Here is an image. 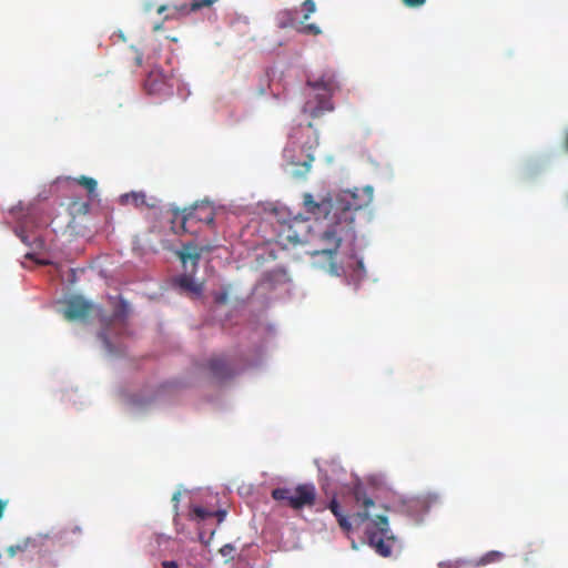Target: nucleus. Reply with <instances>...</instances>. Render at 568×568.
Returning a JSON list of instances; mask_svg holds the SVG:
<instances>
[{"label": "nucleus", "mask_w": 568, "mask_h": 568, "mask_svg": "<svg viewBox=\"0 0 568 568\" xmlns=\"http://www.w3.org/2000/svg\"><path fill=\"white\" fill-rule=\"evenodd\" d=\"M303 205L305 211L316 220L326 221L325 230L322 232L321 240L333 248L341 246H353L356 240L355 217L351 213H344L336 210L332 197H322L316 201L311 193L303 195Z\"/></svg>", "instance_id": "f257e3e1"}, {"label": "nucleus", "mask_w": 568, "mask_h": 568, "mask_svg": "<svg viewBox=\"0 0 568 568\" xmlns=\"http://www.w3.org/2000/svg\"><path fill=\"white\" fill-rule=\"evenodd\" d=\"M172 230L175 233L190 234L200 236L209 232H214V220L216 210L209 201H201L194 203L190 207L180 210L172 209Z\"/></svg>", "instance_id": "f03ea898"}, {"label": "nucleus", "mask_w": 568, "mask_h": 568, "mask_svg": "<svg viewBox=\"0 0 568 568\" xmlns=\"http://www.w3.org/2000/svg\"><path fill=\"white\" fill-rule=\"evenodd\" d=\"M307 87L315 91V94L308 98L303 106V112L312 119L322 116L325 112L334 110L332 95L339 85L334 73H324L317 80H308Z\"/></svg>", "instance_id": "7ed1b4c3"}, {"label": "nucleus", "mask_w": 568, "mask_h": 568, "mask_svg": "<svg viewBox=\"0 0 568 568\" xmlns=\"http://www.w3.org/2000/svg\"><path fill=\"white\" fill-rule=\"evenodd\" d=\"M9 215L17 223L16 235L22 244L33 248H43L41 235L34 229L36 207L32 204L23 205L21 202L9 210Z\"/></svg>", "instance_id": "20e7f679"}, {"label": "nucleus", "mask_w": 568, "mask_h": 568, "mask_svg": "<svg viewBox=\"0 0 568 568\" xmlns=\"http://www.w3.org/2000/svg\"><path fill=\"white\" fill-rule=\"evenodd\" d=\"M318 145L317 138L306 141L300 145L296 141L290 140L283 150L285 162L292 166V175L295 178H304L311 171L312 163L315 160L314 150Z\"/></svg>", "instance_id": "39448f33"}, {"label": "nucleus", "mask_w": 568, "mask_h": 568, "mask_svg": "<svg viewBox=\"0 0 568 568\" xmlns=\"http://www.w3.org/2000/svg\"><path fill=\"white\" fill-rule=\"evenodd\" d=\"M311 223L301 214L278 224L276 243L285 248L287 245H303L308 242Z\"/></svg>", "instance_id": "423d86ee"}, {"label": "nucleus", "mask_w": 568, "mask_h": 568, "mask_svg": "<svg viewBox=\"0 0 568 568\" xmlns=\"http://www.w3.org/2000/svg\"><path fill=\"white\" fill-rule=\"evenodd\" d=\"M271 495L274 500L295 510L312 507L316 500V489L313 484H301L295 488L277 487Z\"/></svg>", "instance_id": "0eeeda50"}, {"label": "nucleus", "mask_w": 568, "mask_h": 568, "mask_svg": "<svg viewBox=\"0 0 568 568\" xmlns=\"http://www.w3.org/2000/svg\"><path fill=\"white\" fill-rule=\"evenodd\" d=\"M369 545L383 557L392 554V548L396 541L395 536L388 527L386 516H377L366 530Z\"/></svg>", "instance_id": "6e6552de"}, {"label": "nucleus", "mask_w": 568, "mask_h": 568, "mask_svg": "<svg viewBox=\"0 0 568 568\" xmlns=\"http://www.w3.org/2000/svg\"><path fill=\"white\" fill-rule=\"evenodd\" d=\"M373 193L371 187L355 189L342 191L334 200L333 205L336 210L344 213H351L355 217V213L366 207L372 201Z\"/></svg>", "instance_id": "1a4fd4ad"}, {"label": "nucleus", "mask_w": 568, "mask_h": 568, "mask_svg": "<svg viewBox=\"0 0 568 568\" xmlns=\"http://www.w3.org/2000/svg\"><path fill=\"white\" fill-rule=\"evenodd\" d=\"M184 268V274L175 278V284L184 291L194 294L202 292V285L196 284L193 274L196 272L197 263L201 257L199 251H175Z\"/></svg>", "instance_id": "9d476101"}, {"label": "nucleus", "mask_w": 568, "mask_h": 568, "mask_svg": "<svg viewBox=\"0 0 568 568\" xmlns=\"http://www.w3.org/2000/svg\"><path fill=\"white\" fill-rule=\"evenodd\" d=\"M92 305L81 296H72L65 302L62 310L64 318L68 321L84 320L89 316Z\"/></svg>", "instance_id": "9b49d317"}, {"label": "nucleus", "mask_w": 568, "mask_h": 568, "mask_svg": "<svg viewBox=\"0 0 568 568\" xmlns=\"http://www.w3.org/2000/svg\"><path fill=\"white\" fill-rule=\"evenodd\" d=\"M172 78L168 77L162 70H152L145 80V89L151 94H166L170 92L173 84Z\"/></svg>", "instance_id": "f8f14e48"}, {"label": "nucleus", "mask_w": 568, "mask_h": 568, "mask_svg": "<svg viewBox=\"0 0 568 568\" xmlns=\"http://www.w3.org/2000/svg\"><path fill=\"white\" fill-rule=\"evenodd\" d=\"M353 497L355 504L363 508V511H357L352 516L354 523L357 525L363 524L369 518V508L375 505L374 500L367 496L365 488L362 485H356L353 488Z\"/></svg>", "instance_id": "ddd939ff"}, {"label": "nucleus", "mask_w": 568, "mask_h": 568, "mask_svg": "<svg viewBox=\"0 0 568 568\" xmlns=\"http://www.w3.org/2000/svg\"><path fill=\"white\" fill-rule=\"evenodd\" d=\"M302 11L304 12L303 19L301 21V27L297 28V31L302 34L320 36L322 33V29L317 24L305 23L311 14L316 11L315 2L313 0H304L302 2Z\"/></svg>", "instance_id": "4468645a"}, {"label": "nucleus", "mask_w": 568, "mask_h": 568, "mask_svg": "<svg viewBox=\"0 0 568 568\" xmlns=\"http://www.w3.org/2000/svg\"><path fill=\"white\" fill-rule=\"evenodd\" d=\"M209 368L212 376L216 379H226L235 374L233 366L221 356L212 357L209 362Z\"/></svg>", "instance_id": "2eb2a0df"}, {"label": "nucleus", "mask_w": 568, "mask_h": 568, "mask_svg": "<svg viewBox=\"0 0 568 568\" xmlns=\"http://www.w3.org/2000/svg\"><path fill=\"white\" fill-rule=\"evenodd\" d=\"M152 200H153V202H149L146 200L145 193H143V192H130V193L122 194L120 196V203L122 205L132 204L135 207H142V206L155 207L156 200L155 199H152Z\"/></svg>", "instance_id": "dca6fc26"}, {"label": "nucleus", "mask_w": 568, "mask_h": 568, "mask_svg": "<svg viewBox=\"0 0 568 568\" xmlns=\"http://www.w3.org/2000/svg\"><path fill=\"white\" fill-rule=\"evenodd\" d=\"M328 509L333 513V515L336 517V520L339 525V527L348 532L352 530V523L348 518L347 515H345L342 509H341V506L339 504L337 503L336 499H332L331 503L328 504Z\"/></svg>", "instance_id": "f3484780"}, {"label": "nucleus", "mask_w": 568, "mask_h": 568, "mask_svg": "<svg viewBox=\"0 0 568 568\" xmlns=\"http://www.w3.org/2000/svg\"><path fill=\"white\" fill-rule=\"evenodd\" d=\"M50 251H29L24 258L26 261H30L36 265H55L53 257L49 254Z\"/></svg>", "instance_id": "a211bd4d"}, {"label": "nucleus", "mask_w": 568, "mask_h": 568, "mask_svg": "<svg viewBox=\"0 0 568 568\" xmlns=\"http://www.w3.org/2000/svg\"><path fill=\"white\" fill-rule=\"evenodd\" d=\"M337 251H312L313 256H322L325 262L328 263L327 271L333 275H339L342 270L341 265L335 262V255Z\"/></svg>", "instance_id": "6ab92c4d"}, {"label": "nucleus", "mask_w": 568, "mask_h": 568, "mask_svg": "<svg viewBox=\"0 0 568 568\" xmlns=\"http://www.w3.org/2000/svg\"><path fill=\"white\" fill-rule=\"evenodd\" d=\"M31 547H37V540L34 538L27 537L20 540L18 544L9 546L7 548V554L10 558H13L18 552H23Z\"/></svg>", "instance_id": "aec40b11"}, {"label": "nucleus", "mask_w": 568, "mask_h": 568, "mask_svg": "<svg viewBox=\"0 0 568 568\" xmlns=\"http://www.w3.org/2000/svg\"><path fill=\"white\" fill-rule=\"evenodd\" d=\"M68 210L73 217L78 215H85L89 213L90 204L89 202H84L79 199H73L69 203Z\"/></svg>", "instance_id": "412c9836"}, {"label": "nucleus", "mask_w": 568, "mask_h": 568, "mask_svg": "<svg viewBox=\"0 0 568 568\" xmlns=\"http://www.w3.org/2000/svg\"><path fill=\"white\" fill-rule=\"evenodd\" d=\"M75 181H77L78 184H80L81 186H83L88 191V195L91 199L97 196L98 183H97V181L93 178L81 175Z\"/></svg>", "instance_id": "4be33fe9"}, {"label": "nucleus", "mask_w": 568, "mask_h": 568, "mask_svg": "<svg viewBox=\"0 0 568 568\" xmlns=\"http://www.w3.org/2000/svg\"><path fill=\"white\" fill-rule=\"evenodd\" d=\"M503 558H504L503 552L497 551V550H490L478 559V561L476 562V566H486L489 564L498 562Z\"/></svg>", "instance_id": "5701e85b"}, {"label": "nucleus", "mask_w": 568, "mask_h": 568, "mask_svg": "<svg viewBox=\"0 0 568 568\" xmlns=\"http://www.w3.org/2000/svg\"><path fill=\"white\" fill-rule=\"evenodd\" d=\"M439 501L440 498L437 494H427L426 496L417 499V504L426 510L435 505H438Z\"/></svg>", "instance_id": "b1692460"}, {"label": "nucleus", "mask_w": 568, "mask_h": 568, "mask_svg": "<svg viewBox=\"0 0 568 568\" xmlns=\"http://www.w3.org/2000/svg\"><path fill=\"white\" fill-rule=\"evenodd\" d=\"M217 0H192L189 11H196L202 8H209L214 4Z\"/></svg>", "instance_id": "393cba45"}, {"label": "nucleus", "mask_w": 568, "mask_h": 568, "mask_svg": "<svg viewBox=\"0 0 568 568\" xmlns=\"http://www.w3.org/2000/svg\"><path fill=\"white\" fill-rule=\"evenodd\" d=\"M192 514L199 520H204L206 518L213 517V511H210V510H207V509H205L203 507H200V506H194L192 508Z\"/></svg>", "instance_id": "a878e982"}, {"label": "nucleus", "mask_w": 568, "mask_h": 568, "mask_svg": "<svg viewBox=\"0 0 568 568\" xmlns=\"http://www.w3.org/2000/svg\"><path fill=\"white\" fill-rule=\"evenodd\" d=\"M82 528L78 525H73L71 527H67L61 532V538L68 540L71 535H81Z\"/></svg>", "instance_id": "bb28decb"}, {"label": "nucleus", "mask_w": 568, "mask_h": 568, "mask_svg": "<svg viewBox=\"0 0 568 568\" xmlns=\"http://www.w3.org/2000/svg\"><path fill=\"white\" fill-rule=\"evenodd\" d=\"M283 17H285V20L280 21V28H288L294 27V18L292 16L291 11L283 12Z\"/></svg>", "instance_id": "cd10ccee"}, {"label": "nucleus", "mask_w": 568, "mask_h": 568, "mask_svg": "<svg viewBox=\"0 0 568 568\" xmlns=\"http://www.w3.org/2000/svg\"><path fill=\"white\" fill-rule=\"evenodd\" d=\"M128 305L124 301L121 302V305H120V308L114 313L113 317L115 320H121L123 321L124 317L126 316V312H128Z\"/></svg>", "instance_id": "c85d7f7f"}, {"label": "nucleus", "mask_w": 568, "mask_h": 568, "mask_svg": "<svg viewBox=\"0 0 568 568\" xmlns=\"http://www.w3.org/2000/svg\"><path fill=\"white\" fill-rule=\"evenodd\" d=\"M407 8H419L426 3L427 0H402Z\"/></svg>", "instance_id": "c756f323"}, {"label": "nucleus", "mask_w": 568, "mask_h": 568, "mask_svg": "<svg viewBox=\"0 0 568 568\" xmlns=\"http://www.w3.org/2000/svg\"><path fill=\"white\" fill-rule=\"evenodd\" d=\"M234 550L235 548L233 545L226 544L220 549V552L223 557H231Z\"/></svg>", "instance_id": "7c9ffc66"}, {"label": "nucleus", "mask_w": 568, "mask_h": 568, "mask_svg": "<svg viewBox=\"0 0 568 568\" xmlns=\"http://www.w3.org/2000/svg\"><path fill=\"white\" fill-rule=\"evenodd\" d=\"M182 248L189 250V248H212L209 244L199 246L193 241L185 242L182 244Z\"/></svg>", "instance_id": "2f4dec72"}, {"label": "nucleus", "mask_w": 568, "mask_h": 568, "mask_svg": "<svg viewBox=\"0 0 568 568\" xmlns=\"http://www.w3.org/2000/svg\"><path fill=\"white\" fill-rule=\"evenodd\" d=\"M100 337L103 341L105 347L111 351V342L109 339L108 332L106 331L101 332Z\"/></svg>", "instance_id": "473e14b6"}, {"label": "nucleus", "mask_w": 568, "mask_h": 568, "mask_svg": "<svg viewBox=\"0 0 568 568\" xmlns=\"http://www.w3.org/2000/svg\"><path fill=\"white\" fill-rule=\"evenodd\" d=\"M163 568H179V564L175 560H164L162 562Z\"/></svg>", "instance_id": "72a5a7b5"}, {"label": "nucleus", "mask_w": 568, "mask_h": 568, "mask_svg": "<svg viewBox=\"0 0 568 568\" xmlns=\"http://www.w3.org/2000/svg\"><path fill=\"white\" fill-rule=\"evenodd\" d=\"M142 61H143V54L136 50L135 51V57H134L135 67H141L142 65Z\"/></svg>", "instance_id": "f704fd0d"}, {"label": "nucleus", "mask_w": 568, "mask_h": 568, "mask_svg": "<svg viewBox=\"0 0 568 568\" xmlns=\"http://www.w3.org/2000/svg\"><path fill=\"white\" fill-rule=\"evenodd\" d=\"M213 516H216L219 519V523H221L224 520V518L226 516V511L225 510H216V511H213Z\"/></svg>", "instance_id": "c9c22d12"}, {"label": "nucleus", "mask_w": 568, "mask_h": 568, "mask_svg": "<svg viewBox=\"0 0 568 568\" xmlns=\"http://www.w3.org/2000/svg\"><path fill=\"white\" fill-rule=\"evenodd\" d=\"M8 500L0 499V519L3 516L4 509L7 508Z\"/></svg>", "instance_id": "e433bc0d"}, {"label": "nucleus", "mask_w": 568, "mask_h": 568, "mask_svg": "<svg viewBox=\"0 0 568 568\" xmlns=\"http://www.w3.org/2000/svg\"><path fill=\"white\" fill-rule=\"evenodd\" d=\"M439 568H456V566L452 562H440Z\"/></svg>", "instance_id": "4c0bfd02"}, {"label": "nucleus", "mask_w": 568, "mask_h": 568, "mask_svg": "<svg viewBox=\"0 0 568 568\" xmlns=\"http://www.w3.org/2000/svg\"><path fill=\"white\" fill-rule=\"evenodd\" d=\"M179 499H180V493L178 491V493H175V494L173 495L172 500H173V501H175V503H178V501H179Z\"/></svg>", "instance_id": "58836bf2"}, {"label": "nucleus", "mask_w": 568, "mask_h": 568, "mask_svg": "<svg viewBox=\"0 0 568 568\" xmlns=\"http://www.w3.org/2000/svg\"><path fill=\"white\" fill-rule=\"evenodd\" d=\"M166 10V6H160L158 8V13H163Z\"/></svg>", "instance_id": "ea45409f"}, {"label": "nucleus", "mask_w": 568, "mask_h": 568, "mask_svg": "<svg viewBox=\"0 0 568 568\" xmlns=\"http://www.w3.org/2000/svg\"><path fill=\"white\" fill-rule=\"evenodd\" d=\"M270 256H271L272 258H275V256L273 255V251H270Z\"/></svg>", "instance_id": "a19ab883"}, {"label": "nucleus", "mask_w": 568, "mask_h": 568, "mask_svg": "<svg viewBox=\"0 0 568 568\" xmlns=\"http://www.w3.org/2000/svg\"><path fill=\"white\" fill-rule=\"evenodd\" d=\"M22 266L23 267H28L27 263L26 262H22Z\"/></svg>", "instance_id": "79ce46f5"}, {"label": "nucleus", "mask_w": 568, "mask_h": 568, "mask_svg": "<svg viewBox=\"0 0 568 568\" xmlns=\"http://www.w3.org/2000/svg\"><path fill=\"white\" fill-rule=\"evenodd\" d=\"M312 126H313V124L310 122V123L307 124V128H308V129H311Z\"/></svg>", "instance_id": "37998d69"}]
</instances>
